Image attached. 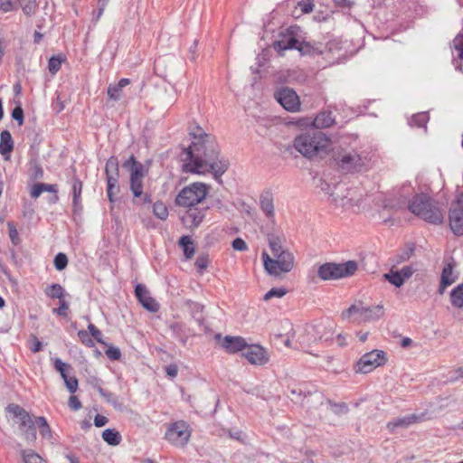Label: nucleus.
I'll return each mask as SVG.
<instances>
[{"label": "nucleus", "instance_id": "55", "mask_svg": "<svg viewBox=\"0 0 463 463\" xmlns=\"http://www.w3.org/2000/svg\"><path fill=\"white\" fill-rule=\"evenodd\" d=\"M12 118L18 122L19 126L24 124V110L21 107H16L12 111Z\"/></svg>", "mask_w": 463, "mask_h": 463}, {"label": "nucleus", "instance_id": "47", "mask_svg": "<svg viewBox=\"0 0 463 463\" xmlns=\"http://www.w3.org/2000/svg\"><path fill=\"white\" fill-rule=\"evenodd\" d=\"M7 227L9 230V237H10L11 241L13 242V244L18 245L20 243V238H19L18 232H17V229H16L14 223L12 222H7Z\"/></svg>", "mask_w": 463, "mask_h": 463}, {"label": "nucleus", "instance_id": "39", "mask_svg": "<svg viewBox=\"0 0 463 463\" xmlns=\"http://www.w3.org/2000/svg\"><path fill=\"white\" fill-rule=\"evenodd\" d=\"M24 14L31 16L36 10V0H18Z\"/></svg>", "mask_w": 463, "mask_h": 463}, {"label": "nucleus", "instance_id": "21", "mask_svg": "<svg viewBox=\"0 0 463 463\" xmlns=\"http://www.w3.org/2000/svg\"><path fill=\"white\" fill-rule=\"evenodd\" d=\"M260 207L268 219L274 218V197L270 190H265L260 194Z\"/></svg>", "mask_w": 463, "mask_h": 463}, {"label": "nucleus", "instance_id": "27", "mask_svg": "<svg viewBox=\"0 0 463 463\" xmlns=\"http://www.w3.org/2000/svg\"><path fill=\"white\" fill-rule=\"evenodd\" d=\"M417 420L415 415L396 419L387 424V428L391 431H394L398 428H407L411 424L414 423Z\"/></svg>", "mask_w": 463, "mask_h": 463}, {"label": "nucleus", "instance_id": "51", "mask_svg": "<svg viewBox=\"0 0 463 463\" xmlns=\"http://www.w3.org/2000/svg\"><path fill=\"white\" fill-rule=\"evenodd\" d=\"M78 336H79L80 340L82 342V344H84L85 345L90 346V347L94 346V342L91 339V337L90 336L89 332H87L85 330H80L78 332Z\"/></svg>", "mask_w": 463, "mask_h": 463}, {"label": "nucleus", "instance_id": "15", "mask_svg": "<svg viewBox=\"0 0 463 463\" xmlns=\"http://www.w3.org/2000/svg\"><path fill=\"white\" fill-rule=\"evenodd\" d=\"M214 338L219 345L228 354H236L241 351H245L248 345L246 340L241 336H222L221 334H217Z\"/></svg>", "mask_w": 463, "mask_h": 463}, {"label": "nucleus", "instance_id": "6", "mask_svg": "<svg viewBox=\"0 0 463 463\" xmlns=\"http://www.w3.org/2000/svg\"><path fill=\"white\" fill-rule=\"evenodd\" d=\"M209 188V185L203 183H193L180 191L176 196L175 203L183 207L194 206L206 197Z\"/></svg>", "mask_w": 463, "mask_h": 463}, {"label": "nucleus", "instance_id": "32", "mask_svg": "<svg viewBox=\"0 0 463 463\" xmlns=\"http://www.w3.org/2000/svg\"><path fill=\"white\" fill-rule=\"evenodd\" d=\"M102 439L111 446H117L121 441V436L118 431L112 430V429H107L102 432Z\"/></svg>", "mask_w": 463, "mask_h": 463}, {"label": "nucleus", "instance_id": "20", "mask_svg": "<svg viewBox=\"0 0 463 463\" xmlns=\"http://www.w3.org/2000/svg\"><path fill=\"white\" fill-rule=\"evenodd\" d=\"M349 201H351L350 212L359 213L369 209L367 198L364 197L357 189L353 188L349 192Z\"/></svg>", "mask_w": 463, "mask_h": 463}, {"label": "nucleus", "instance_id": "14", "mask_svg": "<svg viewBox=\"0 0 463 463\" xmlns=\"http://www.w3.org/2000/svg\"><path fill=\"white\" fill-rule=\"evenodd\" d=\"M278 102L288 111L296 112L300 109V100L296 91L289 88H283L276 92Z\"/></svg>", "mask_w": 463, "mask_h": 463}, {"label": "nucleus", "instance_id": "18", "mask_svg": "<svg viewBox=\"0 0 463 463\" xmlns=\"http://www.w3.org/2000/svg\"><path fill=\"white\" fill-rule=\"evenodd\" d=\"M353 188H349L345 184H339L335 185L334 191L330 194L332 203H334L336 207L350 211L351 201H349V192Z\"/></svg>", "mask_w": 463, "mask_h": 463}, {"label": "nucleus", "instance_id": "11", "mask_svg": "<svg viewBox=\"0 0 463 463\" xmlns=\"http://www.w3.org/2000/svg\"><path fill=\"white\" fill-rule=\"evenodd\" d=\"M387 359L382 350H373L364 354L356 363L354 370L358 373H368L378 366L383 365Z\"/></svg>", "mask_w": 463, "mask_h": 463}, {"label": "nucleus", "instance_id": "2", "mask_svg": "<svg viewBox=\"0 0 463 463\" xmlns=\"http://www.w3.org/2000/svg\"><path fill=\"white\" fill-rule=\"evenodd\" d=\"M330 143V139L323 132L311 129L297 136L293 147L303 156L311 158L326 153Z\"/></svg>", "mask_w": 463, "mask_h": 463}, {"label": "nucleus", "instance_id": "12", "mask_svg": "<svg viewBox=\"0 0 463 463\" xmlns=\"http://www.w3.org/2000/svg\"><path fill=\"white\" fill-rule=\"evenodd\" d=\"M272 47L280 56H283L285 51L292 49H296L301 54H305V48H307L308 45L304 43H300L293 35L292 31L287 29L286 32L279 34V39L273 43Z\"/></svg>", "mask_w": 463, "mask_h": 463}, {"label": "nucleus", "instance_id": "16", "mask_svg": "<svg viewBox=\"0 0 463 463\" xmlns=\"http://www.w3.org/2000/svg\"><path fill=\"white\" fill-rule=\"evenodd\" d=\"M242 355L250 364L254 365H264L269 362L268 353L259 345H247Z\"/></svg>", "mask_w": 463, "mask_h": 463}, {"label": "nucleus", "instance_id": "38", "mask_svg": "<svg viewBox=\"0 0 463 463\" xmlns=\"http://www.w3.org/2000/svg\"><path fill=\"white\" fill-rule=\"evenodd\" d=\"M118 178H115L112 176H110L109 179H107V183H108L107 194H108L109 200L111 203L115 201L114 195L119 192V186L118 185Z\"/></svg>", "mask_w": 463, "mask_h": 463}, {"label": "nucleus", "instance_id": "60", "mask_svg": "<svg viewBox=\"0 0 463 463\" xmlns=\"http://www.w3.org/2000/svg\"><path fill=\"white\" fill-rule=\"evenodd\" d=\"M232 246L235 250L240 251H243L248 249L246 242L241 238H236L233 240Z\"/></svg>", "mask_w": 463, "mask_h": 463}, {"label": "nucleus", "instance_id": "53", "mask_svg": "<svg viewBox=\"0 0 463 463\" xmlns=\"http://www.w3.org/2000/svg\"><path fill=\"white\" fill-rule=\"evenodd\" d=\"M298 6L303 14H309L314 10V4L311 0H302L298 3Z\"/></svg>", "mask_w": 463, "mask_h": 463}, {"label": "nucleus", "instance_id": "35", "mask_svg": "<svg viewBox=\"0 0 463 463\" xmlns=\"http://www.w3.org/2000/svg\"><path fill=\"white\" fill-rule=\"evenodd\" d=\"M45 294L52 298L61 300L65 295L63 288L60 284H52L44 290Z\"/></svg>", "mask_w": 463, "mask_h": 463}, {"label": "nucleus", "instance_id": "29", "mask_svg": "<svg viewBox=\"0 0 463 463\" xmlns=\"http://www.w3.org/2000/svg\"><path fill=\"white\" fill-rule=\"evenodd\" d=\"M383 279L396 288H401L405 283L399 270L395 269L393 267L388 273L383 274Z\"/></svg>", "mask_w": 463, "mask_h": 463}, {"label": "nucleus", "instance_id": "40", "mask_svg": "<svg viewBox=\"0 0 463 463\" xmlns=\"http://www.w3.org/2000/svg\"><path fill=\"white\" fill-rule=\"evenodd\" d=\"M288 293V289L284 288H272L263 297L264 301H269L273 298H283Z\"/></svg>", "mask_w": 463, "mask_h": 463}, {"label": "nucleus", "instance_id": "1", "mask_svg": "<svg viewBox=\"0 0 463 463\" xmlns=\"http://www.w3.org/2000/svg\"><path fill=\"white\" fill-rule=\"evenodd\" d=\"M192 134L194 140L181 154L184 171L195 174L212 173L215 179H219L229 168V161L220 156L215 137L205 133L200 127H196Z\"/></svg>", "mask_w": 463, "mask_h": 463}, {"label": "nucleus", "instance_id": "61", "mask_svg": "<svg viewBox=\"0 0 463 463\" xmlns=\"http://www.w3.org/2000/svg\"><path fill=\"white\" fill-rule=\"evenodd\" d=\"M42 346H43L42 342L39 341L35 335H32L31 346H30L31 351L33 353H37V352L41 351Z\"/></svg>", "mask_w": 463, "mask_h": 463}, {"label": "nucleus", "instance_id": "24", "mask_svg": "<svg viewBox=\"0 0 463 463\" xmlns=\"http://www.w3.org/2000/svg\"><path fill=\"white\" fill-rule=\"evenodd\" d=\"M335 123V118L330 111L319 113L313 120V126L316 130L319 128H329Z\"/></svg>", "mask_w": 463, "mask_h": 463}, {"label": "nucleus", "instance_id": "26", "mask_svg": "<svg viewBox=\"0 0 463 463\" xmlns=\"http://www.w3.org/2000/svg\"><path fill=\"white\" fill-rule=\"evenodd\" d=\"M204 214L202 211L197 209H189L184 217V222L189 224L191 227H198L203 222Z\"/></svg>", "mask_w": 463, "mask_h": 463}, {"label": "nucleus", "instance_id": "30", "mask_svg": "<svg viewBox=\"0 0 463 463\" xmlns=\"http://www.w3.org/2000/svg\"><path fill=\"white\" fill-rule=\"evenodd\" d=\"M179 245L183 248L186 259H192L195 253L194 241L189 236H183L179 241Z\"/></svg>", "mask_w": 463, "mask_h": 463}, {"label": "nucleus", "instance_id": "19", "mask_svg": "<svg viewBox=\"0 0 463 463\" xmlns=\"http://www.w3.org/2000/svg\"><path fill=\"white\" fill-rule=\"evenodd\" d=\"M135 294L142 306L150 312H156L159 309L158 303L149 296L146 286L137 284L135 288Z\"/></svg>", "mask_w": 463, "mask_h": 463}, {"label": "nucleus", "instance_id": "9", "mask_svg": "<svg viewBox=\"0 0 463 463\" xmlns=\"http://www.w3.org/2000/svg\"><path fill=\"white\" fill-rule=\"evenodd\" d=\"M335 160L343 173L360 172L364 168L367 162L366 157H363L355 151L340 152Z\"/></svg>", "mask_w": 463, "mask_h": 463}, {"label": "nucleus", "instance_id": "7", "mask_svg": "<svg viewBox=\"0 0 463 463\" xmlns=\"http://www.w3.org/2000/svg\"><path fill=\"white\" fill-rule=\"evenodd\" d=\"M6 410L19 420V430L24 439L34 442L37 439L35 420H33L29 412L17 404H9Z\"/></svg>", "mask_w": 463, "mask_h": 463}, {"label": "nucleus", "instance_id": "25", "mask_svg": "<svg viewBox=\"0 0 463 463\" xmlns=\"http://www.w3.org/2000/svg\"><path fill=\"white\" fill-rule=\"evenodd\" d=\"M14 149V141L8 130H3L0 134V154L4 156L9 155Z\"/></svg>", "mask_w": 463, "mask_h": 463}, {"label": "nucleus", "instance_id": "52", "mask_svg": "<svg viewBox=\"0 0 463 463\" xmlns=\"http://www.w3.org/2000/svg\"><path fill=\"white\" fill-rule=\"evenodd\" d=\"M68 310H69V304L65 300L61 299V300H60L59 307L54 308L53 312L56 313L58 316L66 317L68 315Z\"/></svg>", "mask_w": 463, "mask_h": 463}, {"label": "nucleus", "instance_id": "59", "mask_svg": "<svg viewBox=\"0 0 463 463\" xmlns=\"http://www.w3.org/2000/svg\"><path fill=\"white\" fill-rule=\"evenodd\" d=\"M449 373L451 374L449 377L450 382H457L459 379H462L463 378V366L455 368Z\"/></svg>", "mask_w": 463, "mask_h": 463}, {"label": "nucleus", "instance_id": "42", "mask_svg": "<svg viewBox=\"0 0 463 463\" xmlns=\"http://www.w3.org/2000/svg\"><path fill=\"white\" fill-rule=\"evenodd\" d=\"M453 265L451 263L447 264L441 273V280H444V284H452L455 281L453 278Z\"/></svg>", "mask_w": 463, "mask_h": 463}, {"label": "nucleus", "instance_id": "17", "mask_svg": "<svg viewBox=\"0 0 463 463\" xmlns=\"http://www.w3.org/2000/svg\"><path fill=\"white\" fill-rule=\"evenodd\" d=\"M54 368L58 371L64 381L65 386L71 393H74L78 389V380L75 376H69L72 370L71 364L62 362L60 358L54 360Z\"/></svg>", "mask_w": 463, "mask_h": 463}, {"label": "nucleus", "instance_id": "57", "mask_svg": "<svg viewBox=\"0 0 463 463\" xmlns=\"http://www.w3.org/2000/svg\"><path fill=\"white\" fill-rule=\"evenodd\" d=\"M88 329L89 334H90L97 340V342L100 344L104 343L101 339V332L93 324H90Z\"/></svg>", "mask_w": 463, "mask_h": 463}, {"label": "nucleus", "instance_id": "54", "mask_svg": "<svg viewBox=\"0 0 463 463\" xmlns=\"http://www.w3.org/2000/svg\"><path fill=\"white\" fill-rule=\"evenodd\" d=\"M209 265V258H208V255H200L197 257L196 259V261H195V266L201 269V270H204L207 269Z\"/></svg>", "mask_w": 463, "mask_h": 463}, {"label": "nucleus", "instance_id": "8", "mask_svg": "<svg viewBox=\"0 0 463 463\" xmlns=\"http://www.w3.org/2000/svg\"><path fill=\"white\" fill-rule=\"evenodd\" d=\"M192 430L184 420H177L166 425L165 439L173 446L177 448L184 447L190 438Z\"/></svg>", "mask_w": 463, "mask_h": 463}, {"label": "nucleus", "instance_id": "58", "mask_svg": "<svg viewBox=\"0 0 463 463\" xmlns=\"http://www.w3.org/2000/svg\"><path fill=\"white\" fill-rule=\"evenodd\" d=\"M184 325L178 322H173L169 325V329L176 335H181L184 333Z\"/></svg>", "mask_w": 463, "mask_h": 463}, {"label": "nucleus", "instance_id": "36", "mask_svg": "<svg viewBox=\"0 0 463 463\" xmlns=\"http://www.w3.org/2000/svg\"><path fill=\"white\" fill-rule=\"evenodd\" d=\"M22 458L24 463H46L38 453L32 449L23 450Z\"/></svg>", "mask_w": 463, "mask_h": 463}, {"label": "nucleus", "instance_id": "4", "mask_svg": "<svg viewBox=\"0 0 463 463\" xmlns=\"http://www.w3.org/2000/svg\"><path fill=\"white\" fill-rule=\"evenodd\" d=\"M263 264L266 271L275 277L291 271L295 264V257L291 251L280 252L269 256L267 252L262 253Z\"/></svg>", "mask_w": 463, "mask_h": 463}, {"label": "nucleus", "instance_id": "3", "mask_svg": "<svg viewBox=\"0 0 463 463\" xmlns=\"http://www.w3.org/2000/svg\"><path fill=\"white\" fill-rule=\"evenodd\" d=\"M409 209L413 214L430 223L438 225L443 222L442 211L438 203L425 194L414 195L409 203Z\"/></svg>", "mask_w": 463, "mask_h": 463}, {"label": "nucleus", "instance_id": "34", "mask_svg": "<svg viewBox=\"0 0 463 463\" xmlns=\"http://www.w3.org/2000/svg\"><path fill=\"white\" fill-rule=\"evenodd\" d=\"M450 301L453 307H463V284H459L451 291Z\"/></svg>", "mask_w": 463, "mask_h": 463}, {"label": "nucleus", "instance_id": "49", "mask_svg": "<svg viewBox=\"0 0 463 463\" xmlns=\"http://www.w3.org/2000/svg\"><path fill=\"white\" fill-rule=\"evenodd\" d=\"M398 270L401 273L402 279L406 281L411 278V276L414 274V272L417 270V269L415 267H413L412 265H407Z\"/></svg>", "mask_w": 463, "mask_h": 463}, {"label": "nucleus", "instance_id": "37", "mask_svg": "<svg viewBox=\"0 0 463 463\" xmlns=\"http://www.w3.org/2000/svg\"><path fill=\"white\" fill-rule=\"evenodd\" d=\"M363 310H364V306L362 304H360V305L354 304V305H351L347 309H345L342 312L341 317L343 320H350L351 317L355 314H358L361 317L362 314H363Z\"/></svg>", "mask_w": 463, "mask_h": 463}, {"label": "nucleus", "instance_id": "62", "mask_svg": "<svg viewBox=\"0 0 463 463\" xmlns=\"http://www.w3.org/2000/svg\"><path fill=\"white\" fill-rule=\"evenodd\" d=\"M69 406L71 410L78 411L81 408V402L76 396L71 395L69 398Z\"/></svg>", "mask_w": 463, "mask_h": 463}, {"label": "nucleus", "instance_id": "41", "mask_svg": "<svg viewBox=\"0 0 463 463\" xmlns=\"http://www.w3.org/2000/svg\"><path fill=\"white\" fill-rule=\"evenodd\" d=\"M153 213L160 220H165L168 216V210L162 202H156L154 203Z\"/></svg>", "mask_w": 463, "mask_h": 463}, {"label": "nucleus", "instance_id": "33", "mask_svg": "<svg viewBox=\"0 0 463 463\" xmlns=\"http://www.w3.org/2000/svg\"><path fill=\"white\" fill-rule=\"evenodd\" d=\"M105 172L107 179H109L110 176L118 178V161L117 157L110 156L107 160Z\"/></svg>", "mask_w": 463, "mask_h": 463}, {"label": "nucleus", "instance_id": "23", "mask_svg": "<svg viewBox=\"0 0 463 463\" xmlns=\"http://www.w3.org/2000/svg\"><path fill=\"white\" fill-rule=\"evenodd\" d=\"M285 239L283 236L276 235V234H269L268 235V242L269 249L271 250V254L276 255L279 254L280 252H286L288 251V249H286L283 246Z\"/></svg>", "mask_w": 463, "mask_h": 463}, {"label": "nucleus", "instance_id": "10", "mask_svg": "<svg viewBox=\"0 0 463 463\" xmlns=\"http://www.w3.org/2000/svg\"><path fill=\"white\" fill-rule=\"evenodd\" d=\"M123 166L130 171V190L134 197H141L143 195V178L145 175L143 165L137 162L134 156H131Z\"/></svg>", "mask_w": 463, "mask_h": 463}, {"label": "nucleus", "instance_id": "50", "mask_svg": "<svg viewBox=\"0 0 463 463\" xmlns=\"http://www.w3.org/2000/svg\"><path fill=\"white\" fill-rule=\"evenodd\" d=\"M82 188V183L79 180H74L72 184L73 191V204L76 206L78 204V199L80 195Z\"/></svg>", "mask_w": 463, "mask_h": 463}, {"label": "nucleus", "instance_id": "13", "mask_svg": "<svg viewBox=\"0 0 463 463\" xmlns=\"http://www.w3.org/2000/svg\"><path fill=\"white\" fill-rule=\"evenodd\" d=\"M449 222L455 235H463V196L452 203L449 213Z\"/></svg>", "mask_w": 463, "mask_h": 463}, {"label": "nucleus", "instance_id": "63", "mask_svg": "<svg viewBox=\"0 0 463 463\" xmlns=\"http://www.w3.org/2000/svg\"><path fill=\"white\" fill-rule=\"evenodd\" d=\"M0 10L8 13L13 10V2L11 0H0Z\"/></svg>", "mask_w": 463, "mask_h": 463}, {"label": "nucleus", "instance_id": "56", "mask_svg": "<svg viewBox=\"0 0 463 463\" xmlns=\"http://www.w3.org/2000/svg\"><path fill=\"white\" fill-rule=\"evenodd\" d=\"M107 356L111 360H118L121 356L120 350L117 347L109 346L106 350Z\"/></svg>", "mask_w": 463, "mask_h": 463}, {"label": "nucleus", "instance_id": "43", "mask_svg": "<svg viewBox=\"0 0 463 463\" xmlns=\"http://www.w3.org/2000/svg\"><path fill=\"white\" fill-rule=\"evenodd\" d=\"M68 264V258L64 253H58L54 258V266L58 270H62Z\"/></svg>", "mask_w": 463, "mask_h": 463}, {"label": "nucleus", "instance_id": "22", "mask_svg": "<svg viewBox=\"0 0 463 463\" xmlns=\"http://www.w3.org/2000/svg\"><path fill=\"white\" fill-rule=\"evenodd\" d=\"M384 315L383 306L379 304L374 307H364L361 319L358 322H371L382 318Z\"/></svg>", "mask_w": 463, "mask_h": 463}, {"label": "nucleus", "instance_id": "45", "mask_svg": "<svg viewBox=\"0 0 463 463\" xmlns=\"http://www.w3.org/2000/svg\"><path fill=\"white\" fill-rule=\"evenodd\" d=\"M428 119L429 116L426 113H419L411 118V123L417 127H425Z\"/></svg>", "mask_w": 463, "mask_h": 463}, {"label": "nucleus", "instance_id": "44", "mask_svg": "<svg viewBox=\"0 0 463 463\" xmlns=\"http://www.w3.org/2000/svg\"><path fill=\"white\" fill-rule=\"evenodd\" d=\"M62 59L60 57H52L49 60L48 69L52 74H55L61 69Z\"/></svg>", "mask_w": 463, "mask_h": 463}, {"label": "nucleus", "instance_id": "64", "mask_svg": "<svg viewBox=\"0 0 463 463\" xmlns=\"http://www.w3.org/2000/svg\"><path fill=\"white\" fill-rule=\"evenodd\" d=\"M165 373L168 376L174 378L177 375L178 367L176 364H169L165 367Z\"/></svg>", "mask_w": 463, "mask_h": 463}, {"label": "nucleus", "instance_id": "31", "mask_svg": "<svg viewBox=\"0 0 463 463\" xmlns=\"http://www.w3.org/2000/svg\"><path fill=\"white\" fill-rule=\"evenodd\" d=\"M43 192L56 193V185L43 183L35 184L31 190V196L33 198H38Z\"/></svg>", "mask_w": 463, "mask_h": 463}, {"label": "nucleus", "instance_id": "28", "mask_svg": "<svg viewBox=\"0 0 463 463\" xmlns=\"http://www.w3.org/2000/svg\"><path fill=\"white\" fill-rule=\"evenodd\" d=\"M35 423L39 428L41 436L43 439L51 440L52 439L53 435H52V431L51 427L48 424L46 419L43 416L36 417Z\"/></svg>", "mask_w": 463, "mask_h": 463}, {"label": "nucleus", "instance_id": "46", "mask_svg": "<svg viewBox=\"0 0 463 463\" xmlns=\"http://www.w3.org/2000/svg\"><path fill=\"white\" fill-rule=\"evenodd\" d=\"M414 247L408 246L401 254L396 256V263L400 264L402 262L407 261L413 254Z\"/></svg>", "mask_w": 463, "mask_h": 463}, {"label": "nucleus", "instance_id": "48", "mask_svg": "<svg viewBox=\"0 0 463 463\" xmlns=\"http://www.w3.org/2000/svg\"><path fill=\"white\" fill-rule=\"evenodd\" d=\"M122 89L118 84L109 85L108 88V96L113 100H118L120 99V92Z\"/></svg>", "mask_w": 463, "mask_h": 463}, {"label": "nucleus", "instance_id": "5", "mask_svg": "<svg viewBox=\"0 0 463 463\" xmlns=\"http://www.w3.org/2000/svg\"><path fill=\"white\" fill-rule=\"evenodd\" d=\"M358 269L355 260L344 263L326 262L319 266L317 276L323 280H335L353 276Z\"/></svg>", "mask_w": 463, "mask_h": 463}]
</instances>
